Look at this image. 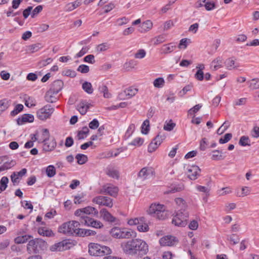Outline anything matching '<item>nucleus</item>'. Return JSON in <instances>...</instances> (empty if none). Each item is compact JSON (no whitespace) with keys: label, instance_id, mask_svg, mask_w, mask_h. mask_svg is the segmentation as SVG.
Here are the masks:
<instances>
[{"label":"nucleus","instance_id":"obj_1","mask_svg":"<svg viewBox=\"0 0 259 259\" xmlns=\"http://www.w3.org/2000/svg\"><path fill=\"white\" fill-rule=\"evenodd\" d=\"M121 247L123 251L129 255L143 256L149 251V247L147 243L140 239H133L123 242Z\"/></svg>","mask_w":259,"mask_h":259},{"label":"nucleus","instance_id":"obj_2","mask_svg":"<svg viewBox=\"0 0 259 259\" xmlns=\"http://www.w3.org/2000/svg\"><path fill=\"white\" fill-rule=\"evenodd\" d=\"M80 223L78 221H72L63 223L59 228L60 233L67 235L79 236Z\"/></svg>","mask_w":259,"mask_h":259},{"label":"nucleus","instance_id":"obj_3","mask_svg":"<svg viewBox=\"0 0 259 259\" xmlns=\"http://www.w3.org/2000/svg\"><path fill=\"white\" fill-rule=\"evenodd\" d=\"M110 234L116 239H130L136 236V233L132 230L117 227L112 228Z\"/></svg>","mask_w":259,"mask_h":259},{"label":"nucleus","instance_id":"obj_4","mask_svg":"<svg viewBox=\"0 0 259 259\" xmlns=\"http://www.w3.org/2000/svg\"><path fill=\"white\" fill-rule=\"evenodd\" d=\"M89 253L93 256H103L110 254L111 249L107 246L91 243L89 245Z\"/></svg>","mask_w":259,"mask_h":259},{"label":"nucleus","instance_id":"obj_5","mask_svg":"<svg viewBox=\"0 0 259 259\" xmlns=\"http://www.w3.org/2000/svg\"><path fill=\"white\" fill-rule=\"evenodd\" d=\"M165 206L160 204H152L148 210V213L159 220H164L167 213L165 211Z\"/></svg>","mask_w":259,"mask_h":259},{"label":"nucleus","instance_id":"obj_6","mask_svg":"<svg viewBox=\"0 0 259 259\" xmlns=\"http://www.w3.org/2000/svg\"><path fill=\"white\" fill-rule=\"evenodd\" d=\"M54 111V108L47 104L37 111L36 116L39 120H46L51 117Z\"/></svg>","mask_w":259,"mask_h":259},{"label":"nucleus","instance_id":"obj_7","mask_svg":"<svg viewBox=\"0 0 259 259\" xmlns=\"http://www.w3.org/2000/svg\"><path fill=\"white\" fill-rule=\"evenodd\" d=\"M188 216V211H178L172 220V224L179 227H185L187 225Z\"/></svg>","mask_w":259,"mask_h":259},{"label":"nucleus","instance_id":"obj_8","mask_svg":"<svg viewBox=\"0 0 259 259\" xmlns=\"http://www.w3.org/2000/svg\"><path fill=\"white\" fill-rule=\"evenodd\" d=\"M47 243L40 239H35L30 240L27 245V250L29 253L36 252L38 245L46 248Z\"/></svg>","mask_w":259,"mask_h":259},{"label":"nucleus","instance_id":"obj_9","mask_svg":"<svg viewBox=\"0 0 259 259\" xmlns=\"http://www.w3.org/2000/svg\"><path fill=\"white\" fill-rule=\"evenodd\" d=\"M119 189L111 184H107L103 185L100 190V193L103 194H108L111 196L116 197L117 196Z\"/></svg>","mask_w":259,"mask_h":259},{"label":"nucleus","instance_id":"obj_10","mask_svg":"<svg viewBox=\"0 0 259 259\" xmlns=\"http://www.w3.org/2000/svg\"><path fill=\"white\" fill-rule=\"evenodd\" d=\"M178 242V239L172 235L164 236L159 240V243L162 246H176Z\"/></svg>","mask_w":259,"mask_h":259},{"label":"nucleus","instance_id":"obj_11","mask_svg":"<svg viewBox=\"0 0 259 259\" xmlns=\"http://www.w3.org/2000/svg\"><path fill=\"white\" fill-rule=\"evenodd\" d=\"M93 202L98 205L111 208L113 206V199L108 196L100 195L94 197Z\"/></svg>","mask_w":259,"mask_h":259},{"label":"nucleus","instance_id":"obj_12","mask_svg":"<svg viewBox=\"0 0 259 259\" xmlns=\"http://www.w3.org/2000/svg\"><path fill=\"white\" fill-rule=\"evenodd\" d=\"M70 245L69 241L64 240L52 245L50 249L52 251H62L69 249Z\"/></svg>","mask_w":259,"mask_h":259},{"label":"nucleus","instance_id":"obj_13","mask_svg":"<svg viewBox=\"0 0 259 259\" xmlns=\"http://www.w3.org/2000/svg\"><path fill=\"white\" fill-rule=\"evenodd\" d=\"M200 171L198 166L192 165L188 169V177L191 180H195L200 175Z\"/></svg>","mask_w":259,"mask_h":259},{"label":"nucleus","instance_id":"obj_14","mask_svg":"<svg viewBox=\"0 0 259 259\" xmlns=\"http://www.w3.org/2000/svg\"><path fill=\"white\" fill-rule=\"evenodd\" d=\"M138 90L133 87L128 88L124 90L123 92L119 94V96L121 99H124L125 96L127 99H130L135 96L138 93Z\"/></svg>","mask_w":259,"mask_h":259},{"label":"nucleus","instance_id":"obj_15","mask_svg":"<svg viewBox=\"0 0 259 259\" xmlns=\"http://www.w3.org/2000/svg\"><path fill=\"white\" fill-rule=\"evenodd\" d=\"M154 171L152 167H145L141 169L138 174V177L142 180L147 179L149 176H153Z\"/></svg>","mask_w":259,"mask_h":259},{"label":"nucleus","instance_id":"obj_16","mask_svg":"<svg viewBox=\"0 0 259 259\" xmlns=\"http://www.w3.org/2000/svg\"><path fill=\"white\" fill-rule=\"evenodd\" d=\"M100 213L105 221L110 223L116 222V218L113 217L106 208H102L100 210Z\"/></svg>","mask_w":259,"mask_h":259},{"label":"nucleus","instance_id":"obj_17","mask_svg":"<svg viewBox=\"0 0 259 259\" xmlns=\"http://www.w3.org/2000/svg\"><path fill=\"white\" fill-rule=\"evenodd\" d=\"M91 106V104L87 101H82L78 104L77 110L81 115H84Z\"/></svg>","mask_w":259,"mask_h":259},{"label":"nucleus","instance_id":"obj_18","mask_svg":"<svg viewBox=\"0 0 259 259\" xmlns=\"http://www.w3.org/2000/svg\"><path fill=\"white\" fill-rule=\"evenodd\" d=\"M34 121V116L30 114H24L21 117L17 119V124H23L25 122H32Z\"/></svg>","mask_w":259,"mask_h":259},{"label":"nucleus","instance_id":"obj_19","mask_svg":"<svg viewBox=\"0 0 259 259\" xmlns=\"http://www.w3.org/2000/svg\"><path fill=\"white\" fill-rule=\"evenodd\" d=\"M50 136V133L48 129H42L39 134L38 133L37 137H38V143H41L48 141L49 140Z\"/></svg>","mask_w":259,"mask_h":259},{"label":"nucleus","instance_id":"obj_20","mask_svg":"<svg viewBox=\"0 0 259 259\" xmlns=\"http://www.w3.org/2000/svg\"><path fill=\"white\" fill-rule=\"evenodd\" d=\"M63 82L61 80H57L53 82L49 90L57 94L63 88Z\"/></svg>","mask_w":259,"mask_h":259},{"label":"nucleus","instance_id":"obj_21","mask_svg":"<svg viewBox=\"0 0 259 259\" xmlns=\"http://www.w3.org/2000/svg\"><path fill=\"white\" fill-rule=\"evenodd\" d=\"M225 66L229 70H232L239 67V64L235 61L234 58H230L227 59L225 62Z\"/></svg>","mask_w":259,"mask_h":259},{"label":"nucleus","instance_id":"obj_22","mask_svg":"<svg viewBox=\"0 0 259 259\" xmlns=\"http://www.w3.org/2000/svg\"><path fill=\"white\" fill-rule=\"evenodd\" d=\"M153 27V23L150 20H146L140 25L139 31L143 33L149 31Z\"/></svg>","mask_w":259,"mask_h":259},{"label":"nucleus","instance_id":"obj_23","mask_svg":"<svg viewBox=\"0 0 259 259\" xmlns=\"http://www.w3.org/2000/svg\"><path fill=\"white\" fill-rule=\"evenodd\" d=\"M37 232L40 235L42 236L51 237L54 235L51 229L45 227L38 228Z\"/></svg>","mask_w":259,"mask_h":259},{"label":"nucleus","instance_id":"obj_24","mask_svg":"<svg viewBox=\"0 0 259 259\" xmlns=\"http://www.w3.org/2000/svg\"><path fill=\"white\" fill-rule=\"evenodd\" d=\"M176 48V46L172 43L163 45L161 48V53L163 54H169L173 52Z\"/></svg>","mask_w":259,"mask_h":259},{"label":"nucleus","instance_id":"obj_25","mask_svg":"<svg viewBox=\"0 0 259 259\" xmlns=\"http://www.w3.org/2000/svg\"><path fill=\"white\" fill-rule=\"evenodd\" d=\"M8 157L7 156H4L0 158L1 162H4V165L5 168L7 169L11 168L16 164L15 161L11 160L10 161H7Z\"/></svg>","mask_w":259,"mask_h":259},{"label":"nucleus","instance_id":"obj_26","mask_svg":"<svg viewBox=\"0 0 259 259\" xmlns=\"http://www.w3.org/2000/svg\"><path fill=\"white\" fill-rule=\"evenodd\" d=\"M175 202L177 205L180 207V209L178 210V211H187L186 210V208L187 207V204H186L185 200L183 198H177L175 199Z\"/></svg>","mask_w":259,"mask_h":259},{"label":"nucleus","instance_id":"obj_27","mask_svg":"<svg viewBox=\"0 0 259 259\" xmlns=\"http://www.w3.org/2000/svg\"><path fill=\"white\" fill-rule=\"evenodd\" d=\"M225 156L223 155L222 151L215 150L212 151L211 158L212 160H222L224 159Z\"/></svg>","mask_w":259,"mask_h":259},{"label":"nucleus","instance_id":"obj_28","mask_svg":"<svg viewBox=\"0 0 259 259\" xmlns=\"http://www.w3.org/2000/svg\"><path fill=\"white\" fill-rule=\"evenodd\" d=\"M56 94L55 93L49 90L46 94L45 96V100L49 103H54L57 100V98L55 95Z\"/></svg>","mask_w":259,"mask_h":259},{"label":"nucleus","instance_id":"obj_29","mask_svg":"<svg viewBox=\"0 0 259 259\" xmlns=\"http://www.w3.org/2000/svg\"><path fill=\"white\" fill-rule=\"evenodd\" d=\"M247 83L248 88L251 90H254L259 89V78H254L250 80L247 81Z\"/></svg>","mask_w":259,"mask_h":259},{"label":"nucleus","instance_id":"obj_30","mask_svg":"<svg viewBox=\"0 0 259 259\" xmlns=\"http://www.w3.org/2000/svg\"><path fill=\"white\" fill-rule=\"evenodd\" d=\"M85 215H91L92 216H97L98 214V211L96 208L92 206H87L82 208Z\"/></svg>","mask_w":259,"mask_h":259},{"label":"nucleus","instance_id":"obj_31","mask_svg":"<svg viewBox=\"0 0 259 259\" xmlns=\"http://www.w3.org/2000/svg\"><path fill=\"white\" fill-rule=\"evenodd\" d=\"M43 150L45 151H52L56 146V142L54 140L51 141L49 143L48 141L44 142Z\"/></svg>","mask_w":259,"mask_h":259},{"label":"nucleus","instance_id":"obj_32","mask_svg":"<svg viewBox=\"0 0 259 259\" xmlns=\"http://www.w3.org/2000/svg\"><path fill=\"white\" fill-rule=\"evenodd\" d=\"M211 67L213 70L217 69L222 67V59L220 57H218L214 59L211 64Z\"/></svg>","mask_w":259,"mask_h":259},{"label":"nucleus","instance_id":"obj_33","mask_svg":"<svg viewBox=\"0 0 259 259\" xmlns=\"http://www.w3.org/2000/svg\"><path fill=\"white\" fill-rule=\"evenodd\" d=\"M89 133V129L87 126H84L82 130L78 131L77 134V138L78 140L84 139Z\"/></svg>","mask_w":259,"mask_h":259},{"label":"nucleus","instance_id":"obj_34","mask_svg":"<svg viewBox=\"0 0 259 259\" xmlns=\"http://www.w3.org/2000/svg\"><path fill=\"white\" fill-rule=\"evenodd\" d=\"M98 90L101 93L103 94L104 98H109L111 97V95L109 93L108 88L106 85L102 84L99 86Z\"/></svg>","mask_w":259,"mask_h":259},{"label":"nucleus","instance_id":"obj_35","mask_svg":"<svg viewBox=\"0 0 259 259\" xmlns=\"http://www.w3.org/2000/svg\"><path fill=\"white\" fill-rule=\"evenodd\" d=\"M31 238H32V236L27 235L18 236L15 239V242L17 244L24 243L26 242Z\"/></svg>","mask_w":259,"mask_h":259},{"label":"nucleus","instance_id":"obj_36","mask_svg":"<svg viewBox=\"0 0 259 259\" xmlns=\"http://www.w3.org/2000/svg\"><path fill=\"white\" fill-rule=\"evenodd\" d=\"M82 88L89 94H91L93 93L94 89L91 82L85 81L82 85Z\"/></svg>","mask_w":259,"mask_h":259},{"label":"nucleus","instance_id":"obj_37","mask_svg":"<svg viewBox=\"0 0 259 259\" xmlns=\"http://www.w3.org/2000/svg\"><path fill=\"white\" fill-rule=\"evenodd\" d=\"M80 231L79 233V236H94L96 234L95 231L90 229H80Z\"/></svg>","mask_w":259,"mask_h":259},{"label":"nucleus","instance_id":"obj_38","mask_svg":"<svg viewBox=\"0 0 259 259\" xmlns=\"http://www.w3.org/2000/svg\"><path fill=\"white\" fill-rule=\"evenodd\" d=\"M110 46L107 42L102 43L97 45L96 47V51L98 53L105 52L109 49Z\"/></svg>","mask_w":259,"mask_h":259},{"label":"nucleus","instance_id":"obj_39","mask_svg":"<svg viewBox=\"0 0 259 259\" xmlns=\"http://www.w3.org/2000/svg\"><path fill=\"white\" fill-rule=\"evenodd\" d=\"M75 158L77 159V162L79 164H83L88 161V156L83 154H77Z\"/></svg>","mask_w":259,"mask_h":259},{"label":"nucleus","instance_id":"obj_40","mask_svg":"<svg viewBox=\"0 0 259 259\" xmlns=\"http://www.w3.org/2000/svg\"><path fill=\"white\" fill-rule=\"evenodd\" d=\"M184 189L183 186H172L168 190L164 192L165 194L174 193L177 192H180Z\"/></svg>","mask_w":259,"mask_h":259},{"label":"nucleus","instance_id":"obj_41","mask_svg":"<svg viewBox=\"0 0 259 259\" xmlns=\"http://www.w3.org/2000/svg\"><path fill=\"white\" fill-rule=\"evenodd\" d=\"M8 182L9 179L7 177H3L2 178L0 181V193L6 190Z\"/></svg>","mask_w":259,"mask_h":259},{"label":"nucleus","instance_id":"obj_42","mask_svg":"<svg viewBox=\"0 0 259 259\" xmlns=\"http://www.w3.org/2000/svg\"><path fill=\"white\" fill-rule=\"evenodd\" d=\"M145 219H144V221H142V223H140L138 226H137V229L139 232H146L149 231V228L148 225L145 223Z\"/></svg>","mask_w":259,"mask_h":259},{"label":"nucleus","instance_id":"obj_43","mask_svg":"<svg viewBox=\"0 0 259 259\" xmlns=\"http://www.w3.org/2000/svg\"><path fill=\"white\" fill-rule=\"evenodd\" d=\"M141 128L142 134L146 135L148 133L150 130L149 120L148 119H146L143 122Z\"/></svg>","mask_w":259,"mask_h":259},{"label":"nucleus","instance_id":"obj_44","mask_svg":"<svg viewBox=\"0 0 259 259\" xmlns=\"http://www.w3.org/2000/svg\"><path fill=\"white\" fill-rule=\"evenodd\" d=\"M142 221H144V217H141L139 218H136L134 219H130L127 223L130 226L133 225H139L140 223H142Z\"/></svg>","mask_w":259,"mask_h":259},{"label":"nucleus","instance_id":"obj_45","mask_svg":"<svg viewBox=\"0 0 259 259\" xmlns=\"http://www.w3.org/2000/svg\"><path fill=\"white\" fill-rule=\"evenodd\" d=\"M46 174L49 178H52L56 175V169L52 165H49L46 168Z\"/></svg>","mask_w":259,"mask_h":259},{"label":"nucleus","instance_id":"obj_46","mask_svg":"<svg viewBox=\"0 0 259 259\" xmlns=\"http://www.w3.org/2000/svg\"><path fill=\"white\" fill-rule=\"evenodd\" d=\"M93 220V219L86 215L85 217H83L81 220H79V223L80 225L81 224L87 226H91Z\"/></svg>","mask_w":259,"mask_h":259},{"label":"nucleus","instance_id":"obj_47","mask_svg":"<svg viewBox=\"0 0 259 259\" xmlns=\"http://www.w3.org/2000/svg\"><path fill=\"white\" fill-rule=\"evenodd\" d=\"M164 80L162 77H158L153 81V85L155 88H161L164 85Z\"/></svg>","mask_w":259,"mask_h":259},{"label":"nucleus","instance_id":"obj_48","mask_svg":"<svg viewBox=\"0 0 259 259\" xmlns=\"http://www.w3.org/2000/svg\"><path fill=\"white\" fill-rule=\"evenodd\" d=\"M36 102L35 99L33 97H30L26 99L25 102V105L29 108L35 106L36 105Z\"/></svg>","mask_w":259,"mask_h":259},{"label":"nucleus","instance_id":"obj_49","mask_svg":"<svg viewBox=\"0 0 259 259\" xmlns=\"http://www.w3.org/2000/svg\"><path fill=\"white\" fill-rule=\"evenodd\" d=\"M23 105L22 104H17L14 109L11 111V115L13 116H16L17 114H18L19 112H20L23 109Z\"/></svg>","mask_w":259,"mask_h":259},{"label":"nucleus","instance_id":"obj_50","mask_svg":"<svg viewBox=\"0 0 259 259\" xmlns=\"http://www.w3.org/2000/svg\"><path fill=\"white\" fill-rule=\"evenodd\" d=\"M189 42H190V39L186 38H183L180 40L178 47L180 49H185Z\"/></svg>","mask_w":259,"mask_h":259},{"label":"nucleus","instance_id":"obj_51","mask_svg":"<svg viewBox=\"0 0 259 259\" xmlns=\"http://www.w3.org/2000/svg\"><path fill=\"white\" fill-rule=\"evenodd\" d=\"M10 105L9 101L7 99L0 100V110L4 111L7 109Z\"/></svg>","mask_w":259,"mask_h":259},{"label":"nucleus","instance_id":"obj_52","mask_svg":"<svg viewBox=\"0 0 259 259\" xmlns=\"http://www.w3.org/2000/svg\"><path fill=\"white\" fill-rule=\"evenodd\" d=\"M144 143V139L143 138L138 137L135 138L132 142L129 143L130 145L140 146Z\"/></svg>","mask_w":259,"mask_h":259},{"label":"nucleus","instance_id":"obj_53","mask_svg":"<svg viewBox=\"0 0 259 259\" xmlns=\"http://www.w3.org/2000/svg\"><path fill=\"white\" fill-rule=\"evenodd\" d=\"M41 48V45L39 43L33 44L28 46V50L31 53H34L38 51Z\"/></svg>","mask_w":259,"mask_h":259},{"label":"nucleus","instance_id":"obj_54","mask_svg":"<svg viewBox=\"0 0 259 259\" xmlns=\"http://www.w3.org/2000/svg\"><path fill=\"white\" fill-rule=\"evenodd\" d=\"M232 137V135L231 133H227L225 135L224 137H222L219 140L220 144H225L229 141Z\"/></svg>","mask_w":259,"mask_h":259},{"label":"nucleus","instance_id":"obj_55","mask_svg":"<svg viewBox=\"0 0 259 259\" xmlns=\"http://www.w3.org/2000/svg\"><path fill=\"white\" fill-rule=\"evenodd\" d=\"M248 142H249L248 137L243 136L240 138L239 143L242 146H250V144L248 143Z\"/></svg>","mask_w":259,"mask_h":259},{"label":"nucleus","instance_id":"obj_56","mask_svg":"<svg viewBox=\"0 0 259 259\" xmlns=\"http://www.w3.org/2000/svg\"><path fill=\"white\" fill-rule=\"evenodd\" d=\"M204 6L206 10L208 11H212L216 7L215 3L212 1L207 2L205 4H204Z\"/></svg>","mask_w":259,"mask_h":259},{"label":"nucleus","instance_id":"obj_57","mask_svg":"<svg viewBox=\"0 0 259 259\" xmlns=\"http://www.w3.org/2000/svg\"><path fill=\"white\" fill-rule=\"evenodd\" d=\"M176 124L170 120L169 122L165 123L163 129L166 131H171L175 126Z\"/></svg>","mask_w":259,"mask_h":259},{"label":"nucleus","instance_id":"obj_58","mask_svg":"<svg viewBox=\"0 0 259 259\" xmlns=\"http://www.w3.org/2000/svg\"><path fill=\"white\" fill-rule=\"evenodd\" d=\"M155 41L154 42L155 45H157L159 44H161L166 40V35L164 34L160 35L155 37Z\"/></svg>","mask_w":259,"mask_h":259},{"label":"nucleus","instance_id":"obj_59","mask_svg":"<svg viewBox=\"0 0 259 259\" xmlns=\"http://www.w3.org/2000/svg\"><path fill=\"white\" fill-rule=\"evenodd\" d=\"M77 70L82 73H87L89 72V67L86 65H80L78 66Z\"/></svg>","mask_w":259,"mask_h":259},{"label":"nucleus","instance_id":"obj_60","mask_svg":"<svg viewBox=\"0 0 259 259\" xmlns=\"http://www.w3.org/2000/svg\"><path fill=\"white\" fill-rule=\"evenodd\" d=\"M201 107L202 105L200 104L196 105L193 107L189 110L188 114L190 115H193L197 113L200 110Z\"/></svg>","mask_w":259,"mask_h":259},{"label":"nucleus","instance_id":"obj_61","mask_svg":"<svg viewBox=\"0 0 259 259\" xmlns=\"http://www.w3.org/2000/svg\"><path fill=\"white\" fill-rule=\"evenodd\" d=\"M107 174L109 177L113 178L118 179L119 178V172L117 170L114 169L109 170Z\"/></svg>","mask_w":259,"mask_h":259},{"label":"nucleus","instance_id":"obj_62","mask_svg":"<svg viewBox=\"0 0 259 259\" xmlns=\"http://www.w3.org/2000/svg\"><path fill=\"white\" fill-rule=\"evenodd\" d=\"M89 127L93 130L97 128L99 126V122L97 119H94L89 123Z\"/></svg>","mask_w":259,"mask_h":259},{"label":"nucleus","instance_id":"obj_63","mask_svg":"<svg viewBox=\"0 0 259 259\" xmlns=\"http://www.w3.org/2000/svg\"><path fill=\"white\" fill-rule=\"evenodd\" d=\"M208 144L206 138H204L202 139L200 142V149L202 151H204L207 148Z\"/></svg>","mask_w":259,"mask_h":259},{"label":"nucleus","instance_id":"obj_64","mask_svg":"<svg viewBox=\"0 0 259 259\" xmlns=\"http://www.w3.org/2000/svg\"><path fill=\"white\" fill-rule=\"evenodd\" d=\"M251 135L252 137L257 138L259 137V127L254 126L251 132Z\"/></svg>","mask_w":259,"mask_h":259}]
</instances>
